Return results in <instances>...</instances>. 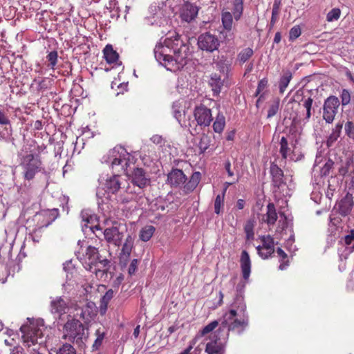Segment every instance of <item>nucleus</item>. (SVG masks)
Masks as SVG:
<instances>
[{"label": "nucleus", "mask_w": 354, "mask_h": 354, "mask_svg": "<svg viewBox=\"0 0 354 354\" xmlns=\"http://www.w3.org/2000/svg\"><path fill=\"white\" fill-rule=\"evenodd\" d=\"M188 47L180 39V36L173 33L167 37L164 43L156 45L153 52L156 60L168 71L176 72L186 64Z\"/></svg>", "instance_id": "obj_1"}, {"label": "nucleus", "mask_w": 354, "mask_h": 354, "mask_svg": "<svg viewBox=\"0 0 354 354\" xmlns=\"http://www.w3.org/2000/svg\"><path fill=\"white\" fill-rule=\"evenodd\" d=\"M104 189L107 194L115 195L116 200L122 204L139 200V193L135 187L119 174L108 178L104 184Z\"/></svg>", "instance_id": "obj_2"}, {"label": "nucleus", "mask_w": 354, "mask_h": 354, "mask_svg": "<svg viewBox=\"0 0 354 354\" xmlns=\"http://www.w3.org/2000/svg\"><path fill=\"white\" fill-rule=\"evenodd\" d=\"M46 149V146L42 144L39 145L35 140L28 145V148H25L26 155L21 158L20 166L23 169V177L26 180H32L35 175L42 169V161L39 156Z\"/></svg>", "instance_id": "obj_3"}, {"label": "nucleus", "mask_w": 354, "mask_h": 354, "mask_svg": "<svg viewBox=\"0 0 354 354\" xmlns=\"http://www.w3.org/2000/svg\"><path fill=\"white\" fill-rule=\"evenodd\" d=\"M62 328V337L64 340L75 344L79 347L84 348L89 338V328L78 319L71 315Z\"/></svg>", "instance_id": "obj_4"}, {"label": "nucleus", "mask_w": 354, "mask_h": 354, "mask_svg": "<svg viewBox=\"0 0 354 354\" xmlns=\"http://www.w3.org/2000/svg\"><path fill=\"white\" fill-rule=\"evenodd\" d=\"M82 265L86 270L95 274L97 279H102L107 277L111 267V261L106 258L102 259L98 249L89 245L86 248Z\"/></svg>", "instance_id": "obj_5"}, {"label": "nucleus", "mask_w": 354, "mask_h": 354, "mask_svg": "<svg viewBox=\"0 0 354 354\" xmlns=\"http://www.w3.org/2000/svg\"><path fill=\"white\" fill-rule=\"evenodd\" d=\"M137 160L135 155L128 153L125 149L115 147L109 151L106 161L111 164L112 169L115 172L123 171L128 174L133 167H137Z\"/></svg>", "instance_id": "obj_6"}, {"label": "nucleus", "mask_w": 354, "mask_h": 354, "mask_svg": "<svg viewBox=\"0 0 354 354\" xmlns=\"http://www.w3.org/2000/svg\"><path fill=\"white\" fill-rule=\"evenodd\" d=\"M227 321H223L220 327L214 333L213 339L205 345V352L207 354H224L225 344L222 340L228 338L225 331Z\"/></svg>", "instance_id": "obj_7"}, {"label": "nucleus", "mask_w": 354, "mask_h": 354, "mask_svg": "<svg viewBox=\"0 0 354 354\" xmlns=\"http://www.w3.org/2000/svg\"><path fill=\"white\" fill-rule=\"evenodd\" d=\"M127 227L125 224L114 221L111 227H106L104 232V237L109 244L119 247L125 236Z\"/></svg>", "instance_id": "obj_8"}, {"label": "nucleus", "mask_w": 354, "mask_h": 354, "mask_svg": "<svg viewBox=\"0 0 354 354\" xmlns=\"http://www.w3.org/2000/svg\"><path fill=\"white\" fill-rule=\"evenodd\" d=\"M130 177L131 183L136 190L139 193V200L143 196L142 189L150 185V178L144 169L141 167H133V170L127 174Z\"/></svg>", "instance_id": "obj_9"}, {"label": "nucleus", "mask_w": 354, "mask_h": 354, "mask_svg": "<svg viewBox=\"0 0 354 354\" xmlns=\"http://www.w3.org/2000/svg\"><path fill=\"white\" fill-rule=\"evenodd\" d=\"M24 346L30 347L44 342L41 329L35 326H22L20 328Z\"/></svg>", "instance_id": "obj_10"}, {"label": "nucleus", "mask_w": 354, "mask_h": 354, "mask_svg": "<svg viewBox=\"0 0 354 354\" xmlns=\"http://www.w3.org/2000/svg\"><path fill=\"white\" fill-rule=\"evenodd\" d=\"M74 309L73 318L82 319L85 323L95 315V305L88 300L80 301L73 306Z\"/></svg>", "instance_id": "obj_11"}, {"label": "nucleus", "mask_w": 354, "mask_h": 354, "mask_svg": "<svg viewBox=\"0 0 354 354\" xmlns=\"http://www.w3.org/2000/svg\"><path fill=\"white\" fill-rule=\"evenodd\" d=\"M240 266L243 280L236 285V292L239 295H241L243 291L245 284L249 280L251 272L252 263L249 253L246 250H243L241 252L240 257Z\"/></svg>", "instance_id": "obj_12"}, {"label": "nucleus", "mask_w": 354, "mask_h": 354, "mask_svg": "<svg viewBox=\"0 0 354 354\" xmlns=\"http://www.w3.org/2000/svg\"><path fill=\"white\" fill-rule=\"evenodd\" d=\"M340 102L337 97L331 95L325 100L323 118L327 123H332L337 113Z\"/></svg>", "instance_id": "obj_13"}, {"label": "nucleus", "mask_w": 354, "mask_h": 354, "mask_svg": "<svg viewBox=\"0 0 354 354\" xmlns=\"http://www.w3.org/2000/svg\"><path fill=\"white\" fill-rule=\"evenodd\" d=\"M198 46L200 49L212 53L218 48L220 41L216 35L205 32L198 37Z\"/></svg>", "instance_id": "obj_14"}, {"label": "nucleus", "mask_w": 354, "mask_h": 354, "mask_svg": "<svg viewBox=\"0 0 354 354\" xmlns=\"http://www.w3.org/2000/svg\"><path fill=\"white\" fill-rule=\"evenodd\" d=\"M259 239L262 244L256 248L257 253L263 259H267L274 252V239L270 235L261 236Z\"/></svg>", "instance_id": "obj_15"}, {"label": "nucleus", "mask_w": 354, "mask_h": 354, "mask_svg": "<svg viewBox=\"0 0 354 354\" xmlns=\"http://www.w3.org/2000/svg\"><path fill=\"white\" fill-rule=\"evenodd\" d=\"M232 308L224 315L223 321L232 320L239 314L246 313V304L242 295L237 294L232 304Z\"/></svg>", "instance_id": "obj_16"}, {"label": "nucleus", "mask_w": 354, "mask_h": 354, "mask_svg": "<svg viewBox=\"0 0 354 354\" xmlns=\"http://www.w3.org/2000/svg\"><path fill=\"white\" fill-rule=\"evenodd\" d=\"M194 115L200 126L208 127L212 121L211 109L203 104L195 107Z\"/></svg>", "instance_id": "obj_17"}, {"label": "nucleus", "mask_w": 354, "mask_h": 354, "mask_svg": "<svg viewBox=\"0 0 354 354\" xmlns=\"http://www.w3.org/2000/svg\"><path fill=\"white\" fill-rule=\"evenodd\" d=\"M241 318L238 319L236 317L232 320L227 321V326L225 331L229 335V331L236 330L238 333H242L245 328L248 326L249 318L248 314H239Z\"/></svg>", "instance_id": "obj_18"}, {"label": "nucleus", "mask_w": 354, "mask_h": 354, "mask_svg": "<svg viewBox=\"0 0 354 354\" xmlns=\"http://www.w3.org/2000/svg\"><path fill=\"white\" fill-rule=\"evenodd\" d=\"M133 243L134 239L131 234H128L124 239V243L122 246L121 252L119 255L120 265L122 267L127 266L133 248Z\"/></svg>", "instance_id": "obj_19"}, {"label": "nucleus", "mask_w": 354, "mask_h": 354, "mask_svg": "<svg viewBox=\"0 0 354 354\" xmlns=\"http://www.w3.org/2000/svg\"><path fill=\"white\" fill-rule=\"evenodd\" d=\"M51 313L59 316L65 315L69 309V303L68 300L62 297H57L50 302Z\"/></svg>", "instance_id": "obj_20"}, {"label": "nucleus", "mask_w": 354, "mask_h": 354, "mask_svg": "<svg viewBox=\"0 0 354 354\" xmlns=\"http://www.w3.org/2000/svg\"><path fill=\"white\" fill-rule=\"evenodd\" d=\"M198 12V8L196 6L189 2H186L180 10V15L182 20L190 22L196 17Z\"/></svg>", "instance_id": "obj_21"}, {"label": "nucleus", "mask_w": 354, "mask_h": 354, "mask_svg": "<svg viewBox=\"0 0 354 354\" xmlns=\"http://www.w3.org/2000/svg\"><path fill=\"white\" fill-rule=\"evenodd\" d=\"M302 101V106L306 109V113H302L300 115L296 113L295 115L292 117V122L294 123H298L301 121H304L305 122H307L309 121L311 117V110L313 99L311 97H309L306 99L303 100Z\"/></svg>", "instance_id": "obj_22"}, {"label": "nucleus", "mask_w": 354, "mask_h": 354, "mask_svg": "<svg viewBox=\"0 0 354 354\" xmlns=\"http://www.w3.org/2000/svg\"><path fill=\"white\" fill-rule=\"evenodd\" d=\"M270 171L272 176V183L274 187L279 188L284 184L283 171L277 165L272 163L270 165Z\"/></svg>", "instance_id": "obj_23"}, {"label": "nucleus", "mask_w": 354, "mask_h": 354, "mask_svg": "<svg viewBox=\"0 0 354 354\" xmlns=\"http://www.w3.org/2000/svg\"><path fill=\"white\" fill-rule=\"evenodd\" d=\"M187 180L183 171L180 169H173L168 175L167 180L172 186L183 185Z\"/></svg>", "instance_id": "obj_24"}, {"label": "nucleus", "mask_w": 354, "mask_h": 354, "mask_svg": "<svg viewBox=\"0 0 354 354\" xmlns=\"http://www.w3.org/2000/svg\"><path fill=\"white\" fill-rule=\"evenodd\" d=\"M353 206V196L351 194L348 193L338 203V210L339 214L342 216H346L351 212Z\"/></svg>", "instance_id": "obj_25"}, {"label": "nucleus", "mask_w": 354, "mask_h": 354, "mask_svg": "<svg viewBox=\"0 0 354 354\" xmlns=\"http://www.w3.org/2000/svg\"><path fill=\"white\" fill-rule=\"evenodd\" d=\"M278 216L274 204L273 203H269L267 205V212L262 217V221L266 223L268 226H273Z\"/></svg>", "instance_id": "obj_26"}, {"label": "nucleus", "mask_w": 354, "mask_h": 354, "mask_svg": "<svg viewBox=\"0 0 354 354\" xmlns=\"http://www.w3.org/2000/svg\"><path fill=\"white\" fill-rule=\"evenodd\" d=\"M104 58L109 64H116L119 59V54L115 50L111 44H107L103 49Z\"/></svg>", "instance_id": "obj_27"}, {"label": "nucleus", "mask_w": 354, "mask_h": 354, "mask_svg": "<svg viewBox=\"0 0 354 354\" xmlns=\"http://www.w3.org/2000/svg\"><path fill=\"white\" fill-rule=\"evenodd\" d=\"M209 84L212 88L215 95H218L221 88L223 86V80L221 79V75L215 73L210 75Z\"/></svg>", "instance_id": "obj_28"}, {"label": "nucleus", "mask_w": 354, "mask_h": 354, "mask_svg": "<svg viewBox=\"0 0 354 354\" xmlns=\"http://www.w3.org/2000/svg\"><path fill=\"white\" fill-rule=\"evenodd\" d=\"M279 145V153H281L282 158L286 160L288 157L290 156V155L292 153V149L291 147H290L286 138L283 136L281 138Z\"/></svg>", "instance_id": "obj_29"}, {"label": "nucleus", "mask_w": 354, "mask_h": 354, "mask_svg": "<svg viewBox=\"0 0 354 354\" xmlns=\"http://www.w3.org/2000/svg\"><path fill=\"white\" fill-rule=\"evenodd\" d=\"M201 180V174L200 172H194L189 180L185 185L184 188L186 192H189L193 191L198 185Z\"/></svg>", "instance_id": "obj_30"}, {"label": "nucleus", "mask_w": 354, "mask_h": 354, "mask_svg": "<svg viewBox=\"0 0 354 354\" xmlns=\"http://www.w3.org/2000/svg\"><path fill=\"white\" fill-rule=\"evenodd\" d=\"M292 73L290 71H287L283 73L279 80V88L280 93L283 94L285 92L288 84L292 80Z\"/></svg>", "instance_id": "obj_31"}, {"label": "nucleus", "mask_w": 354, "mask_h": 354, "mask_svg": "<svg viewBox=\"0 0 354 354\" xmlns=\"http://www.w3.org/2000/svg\"><path fill=\"white\" fill-rule=\"evenodd\" d=\"M95 335L96 336V339L92 345V350L97 351L102 346L106 333L102 328H99L95 330Z\"/></svg>", "instance_id": "obj_32"}, {"label": "nucleus", "mask_w": 354, "mask_h": 354, "mask_svg": "<svg viewBox=\"0 0 354 354\" xmlns=\"http://www.w3.org/2000/svg\"><path fill=\"white\" fill-rule=\"evenodd\" d=\"M225 126V118L223 113H218L213 124V129L216 133H221Z\"/></svg>", "instance_id": "obj_33"}, {"label": "nucleus", "mask_w": 354, "mask_h": 354, "mask_svg": "<svg viewBox=\"0 0 354 354\" xmlns=\"http://www.w3.org/2000/svg\"><path fill=\"white\" fill-rule=\"evenodd\" d=\"M280 99L274 97L269 104L268 109L267 118L270 119L274 117L279 110Z\"/></svg>", "instance_id": "obj_34"}, {"label": "nucleus", "mask_w": 354, "mask_h": 354, "mask_svg": "<svg viewBox=\"0 0 354 354\" xmlns=\"http://www.w3.org/2000/svg\"><path fill=\"white\" fill-rule=\"evenodd\" d=\"M155 232V227L152 225H147L142 227L140 232V239L142 241H148L153 236Z\"/></svg>", "instance_id": "obj_35"}, {"label": "nucleus", "mask_w": 354, "mask_h": 354, "mask_svg": "<svg viewBox=\"0 0 354 354\" xmlns=\"http://www.w3.org/2000/svg\"><path fill=\"white\" fill-rule=\"evenodd\" d=\"M254 54V51L251 48H245L240 51L237 55V60L241 64H244L250 59Z\"/></svg>", "instance_id": "obj_36"}, {"label": "nucleus", "mask_w": 354, "mask_h": 354, "mask_svg": "<svg viewBox=\"0 0 354 354\" xmlns=\"http://www.w3.org/2000/svg\"><path fill=\"white\" fill-rule=\"evenodd\" d=\"M226 192V188L223 191L221 195L218 194L216 196L214 201V212L216 214H219L221 212V209L224 206V198Z\"/></svg>", "instance_id": "obj_37"}, {"label": "nucleus", "mask_w": 354, "mask_h": 354, "mask_svg": "<svg viewBox=\"0 0 354 354\" xmlns=\"http://www.w3.org/2000/svg\"><path fill=\"white\" fill-rule=\"evenodd\" d=\"M55 354H77V351L71 344L66 342L57 348Z\"/></svg>", "instance_id": "obj_38"}, {"label": "nucleus", "mask_w": 354, "mask_h": 354, "mask_svg": "<svg viewBox=\"0 0 354 354\" xmlns=\"http://www.w3.org/2000/svg\"><path fill=\"white\" fill-rule=\"evenodd\" d=\"M243 10V0H234L233 8V15L236 20H239L242 15Z\"/></svg>", "instance_id": "obj_39"}, {"label": "nucleus", "mask_w": 354, "mask_h": 354, "mask_svg": "<svg viewBox=\"0 0 354 354\" xmlns=\"http://www.w3.org/2000/svg\"><path fill=\"white\" fill-rule=\"evenodd\" d=\"M254 222L253 220L247 221L245 226L244 231L246 234V239L248 241L253 240L254 236Z\"/></svg>", "instance_id": "obj_40"}, {"label": "nucleus", "mask_w": 354, "mask_h": 354, "mask_svg": "<svg viewBox=\"0 0 354 354\" xmlns=\"http://www.w3.org/2000/svg\"><path fill=\"white\" fill-rule=\"evenodd\" d=\"M222 24L225 30H231L233 24V18L230 12H225L222 14Z\"/></svg>", "instance_id": "obj_41"}, {"label": "nucleus", "mask_w": 354, "mask_h": 354, "mask_svg": "<svg viewBox=\"0 0 354 354\" xmlns=\"http://www.w3.org/2000/svg\"><path fill=\"white\" fill-rule=\"evenodd\" d=\"M113 295H114V292L112 289H109L106 292L104 295L101 299V305H100L101 310L102 308H104V310L106 309L107 305L109 303V301L111 300V299L113 297Z\"/></svg>", "instance_id": "obj_42"}, {"label": "nucleus", "mask_w": 354, "mask_h": 354, "mask_svg": "<svg viewBox=\"0 0 354 354\" xmlns=\"http://www.w3.org/2000/svg\"><path fill=\"white\" fill-rule=\"evenodd\" d=\"M333 165L334 162L331 159H328L321 169V175L322 176H328Z\"/></svg>", "instance_id": "obj_43"}, {"label": "nucleus", "mask_w": 354, "mask_h": 354, "mask_svg": "<svg viewBox=\"0 0 354 354\" xmlns=\"http://www.w3.org/2000/svg\"><path fill=\"white\" fill-rule=\"evenodd\" d=\"M341 11L339 8H333L326 15V20L328 22L337 20L340 17Z\"/></svg>", "instance_id": "obj_44"}, {"label": "nucleus", "mask_w": 354, "mask_h": 354, "mask_svg": "<svg viewBox=\"0 0 354 354\" xmlns=\"http://www.w3.org/2000/svg\"><path fill=\"white\" fill-rule=\"evenodd\" d=\"M218 326V322L216 320L212 321L207 326H205L201 330V335H205L211 332H212L217 326Z\"/></svg>", "instance_id": "obj_45"}, {"label": "nucleus", "mask_w": 354, "mask_h": 354, "mask_svg": "<svg viewBox=\"0 0 354 354\" xmlns=\"http://www.w3.org/2000/svg\"><path fill=\"white\" fill-rule=\"evenodd\" d=\"M193 346L189 345L187 348L182 351L180 354H201L204 348V344H199L196 346L193 351H192Z\"/></svg>", "instance_id": "obj_46"}, {"label": "nucleus", "mask_w": 354, "mask_h": 354, "mask_svg": "<svg viewBox=\"0 0 354 354\" xmlns=\"http://www.w3.org/2000/svg\"><path fill=\"white\" fill-rule=\"evenodd\" d=\"M346 134L354 140V122L347 121L344 126Z\"/></svg>", "instance_id": "obj_47"}, {"label": "nucleus", "mask_w": 354, "mask_h": 354, "mask_svg": "<svg viewBox=\"0 0 354 354\" xmlns=\"http://www.w3.org/2000/svg\"><path fill=\"white\" fill-rule=\"evenodd\" d=\"M301 34V28L299 26H293L289 32V39L291 41L295 40Z\"/></svg>", "instance_id": "obj_48"}, {"label": "nucleus", "mask_w": 354, "mask_h": 354, "mask_svg": "<svg viewBox=\"0 0 354 354\" xmlns=\"http://www.w3.org/2000/svg\"><path fill=\"white\" fill-rule=\"evenodd\" d=\"M341 102L343 106H346L350 103L351 93L347 89H343L340 95Z\"/></svg>", "instance_id": "obj_49"}, {"label": "nucleus", "mask_w": 354, "mask_h": 354, "mask_svg": "<svg viewBox=\"0 0 354 354\" xmlns=\"http://www.w3.org/2000/svg\"><path fill=\"white\" fill-rule=\"evenodd\" d=\"M57 57H58L57 52L55 50L50 52L46 57L48 61L50 62V66L53 68L57 64Z\"/></svg>", "instance_id": "obj_50"}, {"label": "nucleus", "mask_w": 354, "mask_h": 354, "mask_svg": "<svg viewBox=\"0 0 354 354\" xmlns=\"http://www.w3.org/2000/svg\"><path fill=\"white\" fill-rule=\"evenodd\" d=\"M44 230V226H41L37 229H35L30 234L32 239L34 242H39L41 237L42 232Z\"/></svg>", "instance_id": "obj_51"}, {"label": "nucleus", "mask_w": 354, "mask_h": 354, "mask_svg": "<svg viewBox=\"0 0 354 354\" xmlns=\"http://www.w3.org/2000/svg\"><path fill=\"white\" fill-rule=\"evenodd\" d=\"M268 82V81L266 78H263L258 82V86H257V88L256 91L255 96H257L258 95H259L261 91H263L265 89V88L267 87Z\"/></svg>", "instance_id": "obj_52"}, {"label": "nucleus", "mask_w": 354, "mask_h": 354, "mask_svg": "<svg viewBox=\"0 0 354 354\" xmlns=\"http://www.w3.org/2000/svg\"><path fill=\"white\" fill-rule=\"evenodd\" d=\"M172 111L174 117L178 121L180 122L182 119V109L177 104H174L172 106Z\"/></svg>", "instance_id": "obj_53"}, {"label": "nucleus", "mask_w": 354, "mask_h": 354, "mask_svg": "<svg viewBox=\"0 0 354 354\" xmlns=\"http://www.w3.org/2000/svg\"><path fill=\"white\" fill-rule=\"evenodd\" d=\"M138 259H134L131 261V262L129 265V269H128V273L129 275H132V274H135V272L137 270V268H138Z\"/></svg>", "instance_id": "obj_54"}, {"label": "nucleus", "mask_w": 354, "mask_h": 354, "mask_svg": "<svg viewBox=\"0 0 354 354\" xmlns=\"http://www.w3.org/2000/svg\"><path fill=\"white\" fill-rule=\"evenodd\" d=\"M345 245H348L354 241V230L349 231L348 234L343 238Z\"/></svg>", "instance_id": "obj_55"}, {"label": "nucleus", "mask_w": 354, "mask_h": 354, "mask_svg": "<svg viewBox=\"0 0 354 354\" xmlns=\"http://www.w3.org/2000/svg\"><path fill=\"white\" fill-rule=\"evenodd\" d=\"M48 81L46 79H43L38 82L37 90L38 91H44L48 89Z\"/></svg>", "instance_id": "obj_56"}, {"label": "nucleus", "mask_w": 354, "mask_h": 354, "mask_svg": "<svg viewBox=\"0 0 354 354\" xmlns=\"http://www.w3.org/2000/svg\"><path fill=\"white\" fill-rule=\"evenodd\" d=\"M10 122L8 117L6 115V113L0 111V124L1 125H8L10 124Z\"/></svg>", "instance_id": "obj_57"}, {"label": "nucleus", "mask_w": 354, "mask_h": 354, "mask_svg": "<svg viewBox=\"0 0 354 354\" xmlns=\"http://www.w3.org/2000/svg\"><path fill=\"white\" fill-rule=\"evenodd\" d=\"M279 14V11L274 10H272V17H271V20H270V25L272 26H273L275 24V23L277 22V21L278 19Z\"/></svg>", "instance_id": "obj_58"}, {"label": "nucleus", "mask_w": 354, "mask_h": 354, "mask_svg": "<svg viewBox=\"0 0 354 354\" xmlns=\"http://www.w3.org/2000/svg\"><path fill=\"white\" fill-rule=\"evenodd\" d=\"M225 169L226 171L227 172V174L229 176L232 177L234 176L233 171L231 170V163L230 161H227L225 164Z\"/></svg>", "instance_id": "obj_59"}, {"label": "nucleus", "mask_w": 354, "mask_h": 354, "mask_svg": "<svg viewBox=\"0 0 354 354\" xmlns=\"http://www.w3.org/2000/svg\"><path fill=\"white\" fill-rule=\"evenodd\" d=\"M342 123H337L336 125H335V132L334 133H337V135L335 136V139H337V137L339 136V133L341 132V130L342 129Z\"/></svg>", "instance_id": "obj_60"}, {"label": "nucleus", "mask_w": 354, "mask_h": 354, "mask_svg": "<svg viewBox=\"0 0 354 354\" xmlns=\"http://www.w3.org/2000/svg\"><path fill=\"white\" fill-rule=\"evenodd\" d=\"M277 253L279 257H281L283 260L286 259L288 256L286 253L280 248L277 249Z\"/></svg>", "instance_id": "obj_61"}, {"label": "nucleus", "mask_w": 354, "mask_h": 354, "mask_svg": "<svg viewBox=\"0 0 354 354\" xmlns=\"http://www.w3.org/2000/svg\"><path fill=\"white\" fill-rule=\"evenodd\" d=\"M281 0H274L272 10L280 11Z\"/></svg>", "instance_id": "obj_62"}, {"label": "nucleus", "mask_w": 354, "mask_h": 354, "mask_svg": "<svg viewBox=\"0 0 354 354\" xmlns=\"http://www.w3.org/2000/svg\"><path fill=\"white\" fill-rule=\"evenodd\" d=\"M245 202L243 199H239L236 203V207L239 209H243L245 207Z\"/></svg>", "instance_id": "obj_63"}, {"label": "nucleus", "mask_w": 354, "mask_h": 354, "mask_svg": "<svg viewBox=\"0 0 354 354\" xmlns=\"http://www.w3.org/2000/svg\"><path fill=\"white\" fill-rule=\"evenodd\" d=\"M281 33L279 32H276L274 37V42L276 44H278L281 41Z\"/></svg>", "instance_id": "obj_64"}]
</instances>
